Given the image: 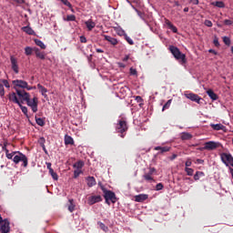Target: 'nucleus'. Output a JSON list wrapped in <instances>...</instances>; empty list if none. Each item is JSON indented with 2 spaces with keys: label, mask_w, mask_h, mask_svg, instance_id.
Here are the masks:
<instances>
[{
  "label": "nucleus",
  "mask_w": 233,
  "mask_h": 233,
  "mask_svg": "<svg viewBox=\"0 0 233 233\" xmlns=\"http://www.w3.org/2000/svg\"><path fill=\"white\" fill-rule=\"evenodd\" d=\"M0 147H2V150L5 152V156L7 159H12L15 165H19L22 161V167L26 168L28 167V157H26V155L21 153L20 151H13L10 153L8 148V142L5 141L4 144H0Z\"/></svg>",
  "instance_id": "nucleus-1"
},
{
  "label": "nucleus",
  "mask_w": 233,
  "mask_h": 233,
  "mask_svg": "<svg viewBox=\"0 0 233 233\" xmlns=\"http://www.w3.org/2000/svg\"><path fill=\"white\" fill-rule=\"evenodd\" d=\"M169 51L171 52L172 56H174L177 61H179L181 65H185L187 63V56L179 50V48L176 47L175 46H169Z\"/></svg>",
  "instance_id": "nucleus-2"
},
{
  "label": "nucleus",
  "mask_w": 233,
  "mask_h": 233,
  "mask_svg": "<svg viewBox=\"0 0 233 233\" xmlns=\"http://www.w3.org/2000/svg\"><path fill=\"white\" fill-rule=\"evenodd\" d=\"M128 130V124L127 123V120L125 118H121L117 121V124L116 126V131L117 134H120V137L124 138L127 135V131Z\"/></svg>",
  "instance_id": "nucleus-3"
},
{
  "label": "nucleus",
  "mask_w": 233,
  "mask_h": 233,
  "mask_svg": "<svg viewBox=\"0 0 233 233\" xmlns=\"http://www.w3.org/2000/svg\"><path fill=\"white\" fill-rule=\"evenodd\" d=\"M102 192L104 193V198L106 199V205H110V201L113 204L117 202V197H116V193L113 191L102 187Z\"/></svg>",
  "instance_id": "nucleus-4"
},
{
  "label": "nucleus",
  "mask_w": 233,
  "mask_h": 233,
  "mask_svg": "<svg viewBox=\"0 0 233 233\" xmlns=\"http://www.w3.org/2000/svg\"><path fill=\"white\" fill-rule=\"evenodd\" d=\"M156 174H157V169H156V167H149L148 172L143 175V178L148 183H154V181H156L154 179Z\"/></svg>",
  "instance_id": "nucleus-5"
},
{
  "label": "nucleus",
  "mask_w": 233,
  "mask_h": 233,
  "mask_svg": "<svg viewBox=\"0 0 233 233\" xmlns=\"http://www.w3.org/2000/svg\"><path fill=\"white\" fill-rule=\"evenodd\" d=\"M220 158L222 163L226 165V167H233V157L230 153H221Z\"/></svg>",
  "instance_id": "nucleus-6"
},
{
  "label": "nucleus",
  "mask_w": 233,
  "mask_h": 233,
  "mask_svg": "<svg viewBox=\"0 0 233 233\" xmlns=\"http://www.w3.org/2000/svg\"><path fill=\"white\" fill-rule=\"evenodd\" d=\"M16 94L18 96V99L19 102L21 103V105H23V103H25L30 99V93L25 91V90H21V89H16Z\"/></svg>",
  "instance_id": "nucleus-7"
},
{
  "label": "nucleus",
  "mask_w": 233,
  "mask_h": 233,
  "mask_svg": "<svg viewBox=\"0 0 233 233\" xmlns=\"http://www.w3.org/2000/svg\"><path fill=\"white\" fill-rule=\"evenodd\" d=\"M27 106H30V108L32 109V111L34 113L37 112V106L39 105V100L36 96H34L33 99H28V101L26 102Z\"/></svg>",
  "instance_id": "nucleus-8"
},
{
  "label": "nucleus",
  "mask_w": 233,
  "mask_h": 233,
  "mask_svg": "<svg viewBox=\"0 0 233 233\" xmlns=\"http://www.w3.org/2000/svg\"><path fill=\"white\" fill-rule=\"evenodd\" d=\"M221 147V143L216 141H208L204 144V148L208 151L216 150Z\"/></svg>",
  "instance_id": "nucleus-9"
},
{
  "label": "nucleus",
  "mask_w": 233,
  "mask_h": 233,
  "mask_svg": "<svg viewBox=\"0 0 233 233\" xmlns=\"http://www.w3.org/2000/svg\"><path fill=\"white\" fill-rule=\"evenodd\" d=\"M0 233H10V220L8 218H5L4 223L1 224Z\"/></svg>",
  "instance_id": "nucleus-10"
},
{
  "label": "nucleus",
  "mask_w": 233,
  "mask_h": 233,
  "mask_svg": "<svg viewBox=\"0 0 233 233\" xmlns=\"http://www.w3.org/2000/svg\"><path fill=\"white\" fill-rule=\"evenodd\" d=\"M12 84L14 85L15 88H28V82L25 80H13Z\"/></svg>",
  "instance_id": "nucleus-11"
},
{
  "label": "nucleus",
  "mask_w": 233,
  "mask_h": 233,
  "mask_svg": "<svg viewBox=\"0 0 233 233\" xmlns=\"http://www.w3.org/2000/svg\"><path fill=\"white\" fill-rule=\"evenodd\" d=\"M100 201H103V198L100 195L91 196L87 198L88 205H96V203H100Z\"/></svg>",
  "instance_id": "nucleus-12"
},
{
  "label": "nucleus",
  "mask_w": 233,
  "mask_h": 233,
  "mask_svg": "<svg viewBox=\"0 0 233 233\" xmlns=\"http://www.w3.org/2000/svg\"><path fill=\"white\" fill-rule=\"evenodd\" d=\"M10 61L12 70L15 72V74H19V66L17 65V58H15L14 56H11Z\"/></svg>",
  "instance_id": "nucleus-13"
},
{
  "label": "nucleus",
  "mask_w": 233,
  "mask_h": 233,
  "mask_svg": "<svg viewBox=\"0 0 233 233\" xmlns=\"http://www.w3.org/2000/svg\"><path fill=\"white\" fill-rule=\"evenodd\" d=\"M186 97L187 99H190V101H194L195 103H198V105H200L201 103V96L194 93L186 94Z\"/></svg>",
  "instance_id": "nucleus-14"
},
{
  "label": "nucleus",
  "mask_w": 233,
  "mask_h": 233,
  "mask_svg": "<svg viewBox=\"0 0 233 233\" xmlns=\"http://www.w3.org/2000/svg\"><path fill=\"white\" fill-rule=\"evenodd\" d=\"M8 99L11 103H15V105H21V102L15 92L9 93Z\"/></svg>",
  "instance_id": "nucleus-15"
},
{
  "label": "nucleus",
  "mask_w": 233,
  "mask_h": 233,
  "mask_svg": "<svg viewBox=\"0 0 233 233\" xmlns=\"http://www.w3.org/2000/svg\"><path fill=\"white\" fill-rule=\"evenodd\" d=\"M34 52L38 59L45 61L46 55L37 47H34Z\"/></svg>",
  "instance_id": "nucleus-16"
},
{
  "label": "nucleus",
  "mask_w": 233,
  "mask_h": 233,
  "mask_svg": "<svg viewBox=\"0 0 233 233\" xmlns=\"http://www.w3.org/2000/svg\"><path fill=\"white\" fill-rule=\"evenodd\" d=\"M104 39L105 41H107V43H110V45H112L113 46H116V45L119 43V41H117L115 37L107 35H104Z\"/></svg>",
  "instance_id": "nucleus-17"
},
{
  "label": "nucleus",
  "mask_w": 233,
  "mask_h": 233,
  "mask_svg": "<svg viewBox=\"0 0 233 233\" xmlns=\"http://www.w3.org/2000/svg\"><path fill=\"white\" fill-rule=\"evenodd\" d=\"M147 199H148V195L147 194H140L135 197L137 203H143V201H147Z\"/></svg>",
  "instance_id": "nucleus-18"
},
{
  "label": "nucleus",
  "mask_w": 233,
  "mask_h": 233,
  "mask_svg": "<svg viewBox=\"0 0 233 233\" xmlns=\"http://www.w3.org/2000/svg\"><path fill=\"white\" fill-rule=\"evenodd\" d=\"M165 23L167 26H168L169 30H171L174 34H177V27L176 25H172V22L170 20L165 18Z\"/></svg>",
  "instance_id": "nucleus-19"
},
{
  "label": "nucleus",
  "mask_w": 233,
  "mask_h": 233,
  "mask_svg": "<svg viewBox=\"0 0 233 233\" xmlns=\"http://www.w3.org/2000/svg\"><path fill=\"white\" fill-rule=\"evenodd\" d=\"M210 127L213 130H227V127H225L223 124H210Z\"/></svg>",
  "instance_id": "nucleus-20"
},
{
  "label": "nucleus",
  "mask_w": 233,
  "mask_h": 233,
  "mask_svg": "<svg viewBox=\"0 0 233 233\" xmlns=\"http://www.w3.org/2000/svg\"><path fill=\"white\" fill-rule=\"evenodd\" d=\"M154 150H159L158 154H165V152H170V147H155Z\"/></svg>",
  "instance_id": "nucleus-21"
},
{
  "label": "nucleus",
  "mask_w": 233,
  "mask_h": 233,
  "mask_svg": "<svg viewBox=\"0 0 233 233\" xmlns=\"http://www.w3.org/2000/svg\"><path fill=\"white\" fill-rule=\"evenodd\" d=\"M86 181H87V187H89L90 188H92V187H96V185H97V182L96 181V177H87Z\"/></svg>",
  "instance_id": "nucleus-22"
},
{
  "label": "nucleus",
  "mask_w": 233,
  "mask_h": 233,
  "mask_svg": "<svg viewBox=\"0 0 233 233\" xmlns=\"http://www.w3.org/2000/svg\"><path fill=\"white\" fill-rule=\"evenodd\" d=\"M207 94H208V97H210V99H212V101H218V96L216 93H214V90L208 89L207 91Z\"/></svg>",
  "instance_id": "nucleus-23"
},
{
  "label": "nucleus",
  "mask_w": 233,
  "mask_h": 233,
  "mask_svg": "<svg viewBox=\"0 0 233 233\" xmlns=\"http://www.w3.org/2000/svg\"><path fill=\"white\" fill-rule=\"evenodd\" d=\"M85 167V162L83 160H78L76 163L73 165V168H76V170H81Z\"/></svg>",
  "instance_id": "nucleus-24"
},
{
  "label": "nucleus",
  "mask_w": 233,
  "mask_h": 233,
  "mask_svg": "<svg viewBox=\"0 0 233 233\" xmlns=\"http://www.w3.org/2000/svg\"><path fill=\"white\" fill-rule=\"evenodd\" d=\"M38 90L41 92L42 96L44 97H47L46 92H48V89H46L45 86H43L41 84L37 85Z\"/></svg>",
  "instance_id": "nucleus-25"
},
{
  "label": "nucleus",
  "mask_w": 233,
  "mask_h": 233,
  "mask_svg": "<svg viewBox=\"0 0 233 233\" xmlns=\"http://www.w3.org/2000/svg\"><path fill=\"white\" fill-rule=\"evenodd\" d=\"M23 32H25V34H28V35H34V34H35V32H34V29H32V27L26 25L22 27Z\"/></svg>",
  "instance_id": "nucleus-26"
},
{
  "label": "nucleus",
  "mask_w": 233,
  "mask_h": 233,
  "mask_svg": "<svg viewBox=\"0 0 233 233\" xmlns=\"http://www.w3.org/2000/svg\"><path fill=\"white\" fill-rule=\"evenodd\" d=\"M65 145L68 146V145H74V138H72V137L66 135L65 136Z\"/></svg>",
  "instance_id": "nucleus-27"
},
{
  "label": "nucleus",
  "mask_w": 233,
  "mask_h": 233,
  "mask_svg": "<svg viewBox=\"0 0 233 233\" xmlns=\"http://www.w3.org/2000/svg\"><path fill=\"white\" fill-rule=\"evenodd\" d=\"M86 26L89 31H92L93 28H96V23L92 20H88L86 22Z\"/></svg>",
  "instance_id": "nucleus-28"
},
{
  "label": "nucleus",
  "mask_w": 233,
  "mask_h": 233,
  "mask_svg": "<svg viewBox=\"0 0 233 233\" xmlns=\"http://www.w3.org/2000/svg\"><path fill=\"white\" fill-rule=\"evenodd\" d=\"M68 201H69V205L67 208L69 212H74V210H76V204H74V199L70 198Z\"/></svg>",
  "instance_id": "nucleus-29"
},
{
  "label": "nucleus",
  "mask_w": 233,
  "mask_h": 233,
  "mask_svg": "<svg viewBox=\"0 0 233 233\" xmlns=\"http://www.w3.org/2000/svg\"><path fill=\"white\" fill-rule=\"evenodd\" d=\"M200 177H205V173L202 171H197L196 174L194 175L195 181H199Z\"/></svg>",
  "instance_id": "nucleus-30"
},
{
  "label": "nucleus",
  "mask_w": 233,
  "mask_h": 233,
  "mask_svg": "<svg viewBox=\"0 0 233 233\" xmlns=\"http://www.w3.org/2000/svg\"><path fill=\"white\" fill-rule=\"evenodd\" d=\"M35 44L36 45V46H40L42 50H46V46L45 45V43H43V41L39 39H35Z\"/></svg>",
  "instance_id": "nucleus-31"
},
{
  "label": "nucleus",
  "mask_w": 233,
  "mask_h": 233,
  "mask_svg": "<svg viewBox=\"0 0 233 233\" xmlns=\"http://www.w3.org/2000/svg\"><path fill=\"white\" fill-rule=\"evenodd\" d=\"M35 123H36V125H38V127H45V119L44 118L35 116Z\"/></svg>",
  "instance_id": "nucleus-32"
},
{
  "label": "nucleus",
  "mask_w": 233,
  "mask_h": 233,
  "mask_svg": "<svg viewBox=\"0 0 233 233\" xmlns=\"http://www.w3.org/2000/svg\"><path fill=\"white\" fill-rule=\"evenodd\" d=\"M192 137V134L190 133H182L181 135V139L183 141H188V139H190Z\"/></svg>",
  "instance_id": "nucleus-33"
},
{
  "label": "nucleus",
  "mask_w": 233,
  "mask_h": 233,
  "mask_svg": "<svg viewBox=\"0 0 233 233\" xmlns=\"http://www.w3.org/2000/svg\"><path fill=\"white\" fill-rule=\"evenodd\" d=\"M212 5L218 8H225V3H223V1L213 2Z\"/></svg>",
  "instance_id": "nucleus-34"
},
{
  "label": "nucleus",
  "mask_w": 233,
  "mask_h": 233,
  "mask_svg": "<svg viewBox=\"0 0 233 233\" xmlns=\"http://www.w3.org/2000/svg\"><path fill=\"white\" fill-rule=\"evenodd\" d=\"M97 225H98L99 228H101V230H103L104 232H108V227H106V225H105V223L99 221V222H97Z\"/></svg>",
  "instance_id": "nucleus-35"
},
{
  "label": "nucleus",
  "mask_w": 233,
  "mask_h": 233,
  "mask_svg": "<svg viewBox=\"0 0 233 233\" xmlns=\"http://www.w3.org/2000/svg\"><path fill=\"white\" fill-rule=\"evenodd\" d=\"M33 52H34V47H30V46L25 47V56H32Z\"/></svg>",
  "instance_id": "nucleus-36"
},
{
  "label": "nucleus",
  "mask_w": 233,
  "mask_h": 233,
  "mask_svg": "<svg viewBox=\"0 0 233 233\" xmlns=\"http://www.w3.org/2000/svg\"><path fill=\"white\" fill-rule=\"evenodd\" d=\"M18 106L21 108L23 114H25V116L28 117V108L25 106H23V104L20 103V105H18Z\"/></svg>",
  "instance_id": "nucleus-37"
},
{
  "label": "nucleus",
  "mask_w": 233,
  "mask_h": 233,
  "mask_svg": "<svg viewBox=\"0 0 233 233\" xmlns=\"http://www.w3.org/2000/svg\"><path fill=\"white\" fill-rule=\"evenodd\" d=\"M49 174L55 181H57V179H59V177L57 176V173H56L54 171V169H50Z\"/></svg>",
  "instance_id": "nucleus-38"
},
{
  "label": "nucleus",
  "mask_w": 233,
  "mask_h": 233,
  "mask_svg": "<svg viewBox=\"0 0 233 233\" xmlns=\"http://www.w3.org/2000/svg\"><path fill=\"white\" fill-rule=\"evenodd\" d=\"M170 105H172V99L167 100V102L163 106L162 112L170 108Z\"/></svg>",
  "instance_id": "nucleus-39"
},
{
  "label": "nucleus",
  "mask_w": 233,
  "mask_h": 233,
  "mask_svg": "<svg viewBox=\"0 0 233 233\" xmlns=\"http://www.w3.org/2000/svg\"><path fill=\"white\" fill-rule=\"evenodd\" d=\"M185 172L187 173V176H194V169L190 167H185Z\"/></svg>",
  "instance_id": "nucleus-40"
},
{
  "label": "nucleus",
  "mask_w": 233,
  "mask_h": 233,
  "mask_svg": "<svg viewBox=\"0 0 233 233\" xmlns=\"http://www.w3.org/2000/svg\"><path fill=\"white\" fill-rule=\"evenodd\" d=\"M0 83H2L3 86H5V88H10V84L8 83V80L2 79L0 80Z\"/></svg>",
  "instance_id": "nucleus-41"
},
{
  "label": "nucleus",
  "mask_w": 233,
  "mask_h": 233,
  "mask_svg": "<svg viewBox=\"0 0 233 233\" xmlns=\"http://www.w3.org/2000/svg\"><path fill=\"white\" fill-rule=\"evenodd\" d=\"M81 174H83V171L81 169H76L74 171V178L77 179L78 176H81Z\"/></svg>",
  "instance_id": "nucleus-42"
},
{
  "label": "nucleus",
  "mask_w": 233,
  "mask_h": 233,
  "mask_svg": "<svg viewBox=\"0 0 233 233\" xmlns=\"http://www.w3.org/2000/svg\"><path fill=\"white\" fill-rule=\"evenodd\" d=\"M115 32H116L118 35H123V34H125V31L120 27H115Z\"/></svg>",
  "instance_id": "nucleus-43"
},
{
  "label": "nucleus",
  "mask_w": 233,
  "mask_h": 233,
  "mask_svg": "<svg viewBox=\"0 0 233 233\" xmlns=\"http://www.w3.org/2000/svg\"><path fill=\"white\" fill-rule=\"evenodd\" d=\"M223 43H225L227 46H230V38L228 36H224Z\"/></svg>",
  "instance_id": "nucleus-44"
},
{
  "label": "nucleus",
  "mask_w": 233,
  "mask_h": 233,
  "mask_svg": "<svg viewBox=\"0 0 233 233\" xmlns=\"http://www.w3.org/2000/svg\"><path fill=\"white\" fill-rule=\"evenodd\" d=\"M0 96L1 97L5 96V86H3V83L0 82Z\"/></svg>",
  "instance_id": "nucleus-45"
},
{
  "label": "nucleus",
  "mask_w": 233,
  "mask_h": 233,
  "mask_svg": "<svg viewBox=\"0 0 233 233\" xmlns=\"http://www.w3.org/2000/svg\"><path fill=\"white\" fill-rule=\"evenodd\" d=\"M186 168H188V167H192V160L190 158H187V160L185 163Z\"/></svg>",
  "instance_id": "nucleus-46"
},
{
  "label": "nucleus",
  "mask_w": 233,
  "mask_h": 233,
  "mask_svg": "<svg viewBox=\"0 0 233 233\" xmlns=\"http://www.w3.org/2000/svg\"><path fill=\"white\" fill-rule=\"evenodd\" d=\"M66 21H76V15H67Z\"/></svg>",
  "instance_id": "nucleus-47"
},
{
  "label": "nucleus",
  "mask_w": 233,
  "mask_h": 233,
  "mask_svg": "<svg viewBox=\"0 0 233 233\" xmlns=\"http://www.w3.org/2000/svg\"><path fill=\"white\" fill-rule=\"evenodd\" d=\"M204 25L208 26V28H212V21L210 20H205Z\"/></svg>",
  "instance_id": "nucleus-48"
},
{
  "label": "nucleus",
  "mask_w": 233,
  "mask_h": 233,
  "mask_svg": "<svg viewBox=\"0 0 233 233\" xmlns=\"http://www.w3.org/2000/svg\"><path fill=\"white\" fill-rule=\"evenodd\" d=\"M224 25H226L227 26H230V25H233V21L226 19L224 20Z\"/></svg>",
  "instance_id": "nucleus-49"
},
{
  "label": "nucleus",
  "mask_w": 233,
  "mask_h": 233,
  "mask_svg": "<svg viewBox=\"0 0 233 233\" xmlns=\"http://www.w3.org/2000/svg\"><path fill=\"white\" fill-rule=\"evenodd\" d=\"M213 44L215 45V46L219 47V39H218V37H215L213 40Z\"/></svg>",
  "instance_id": "nucleus-50"
},
{
  "label": "nucleus",
  "mask_w": 233,
  "mask_h": 233,
  "mask_svg": "<svg viewBox=\"0 0 233 233\" xmlns=\"http://www.w3.org/2000/svg\"><path fill=\"white\" fill-rule=\"evenodd\" d=\"M126 41L128 43V45H134V40H132V38L129 36H126Z\"/></svg>",
  "instance_id": "nucleus-51"
},
{
  "label": "nucleus",
  "mask_w": 233,
  "mask_h": 233,
  "mask_svg": "<svg viewBox=\"0 0 233 233\" xmlns=\"http://www.w3.org/2000/svg\"><path fill=\"white\" fill-rule=\"evenodd\" d=\"M156 190H163V184L162 183L157 184Z\"/></svg>",
  "instance_id": "nucleus-52"
},
{
  "label": "nucleus",
  "mask_w": 233,
  "mask_h": 233,
  "mask_svg": "<svg viewBox=\"0 0 233 233\" xmlns=\"http://www.w3.org/2000/svg\"><path fill=\"white\" fill-rule=\"evenodd\" d=\"M45 142H46L45 137H40L39 144L41 147H45Z\"/></svg>",
  "instance_id": "nucleus-53"
},
{
  "label": "nucleus",
  "mask_w": 233,
  "mask_h": 233,
  "mask_svg": "<svg viewBox=\"0 0 233 233\" xmlns=\"http://www.w3.org/2000/svg\"><path fill=\"white\" fill-rule=\"evenodd\" d=\"M135 99H136L137 103H143V97H141L139 96H136Z\"/></svg>",
  "instance_id": "nucleus-54"
},
{
  "label": "nucleus",
  "mask_w": 233,
  "mask_h": 233,
  "mask_svg": "<svg viewBox=\"0 0 233 233\" xmlns=\"http://www.w3.org/2000/svg\"><path fill=\"white\" fill-rule=\"evenodd\" d=\"M130 74L131 76H137V71L134 68H130Z\"/></svg>",
  "instance_id": "nucleus-55"
},
{
  "label": "nucleus",
  "mask_w": 233,
  "mask_h": 233,
  "mask_svg": "<svg viewBox=\"0 0 233 233\" xmlns=\"http://www.w3.org/2000/svg\"><path fill=\"white\" fill-rule=\"evenodd\" d=\"M80 43H86V37L85 35L80 36Z\"/></svg>",
  "instance_id": "nucleus-56"
},
{
  "label": "nucleus",
  "mask_w": 233,
  "mask_h": 233,
  "mask_svg": "<svg viewBox=\"0 0 233 233\" xmlns=\"http://www.w3.org/2000/svg\"><path fill=\"white\" fill-rule=\"evenodd\" d=\"M46 167H47V168L49 169V171H50V170H54V169L52 168V163L47 162V163H46Z\"/></svg>",
  "instance_id": "nucleus-57"
},
{
  "label": "nucleus",
  "mask_w": 233,
  "mask_h": 233,
  "mask_svg": "<svg viewBox=\"0 0 233 233\" xmlns=\"http://www.w3.org/2000/svg\"><path fill=\"white\" fill-rule=\"evenodd\" d=\"M208 52L209 54H214V56H218V53L214 49H209Z\"/></svg>",
  "instance_id": "nucleus-58"
},
{
  "label": "nucleus",
  "mask_w": 233,
  "mask_h": 233,
  "mask_svg": "<svg viewBox=\"0 0 233 233\" xmlns=\"http://www.w3.org/2000/svg\"><path fill=\"white\" fill-rule=\"evenodd\" d=\"M176 157H177V154H173V155L169 157V159H170L171 161H174V159H176Z\"/></svg>",
  "instance_id": "nucleus-59"
},
{
  "label": "nucleus",
  "mask_w": 233,
  "mask_h": 233,
  "mask_svg": "<svg viewBox=\"0 0 233 233\" xmlns=\"http://www.w3.org/2000/svg\"><path fill=\"white\" fill-rule=\"evenodd\" d=\"M15 3H18V5H23L25 3V0H13Z\"/></svg>",
  "instance_id": "nucleus-60"
},
{
  "label": "nucleus",
  "mask_w": 233,
  "mask_h": 233,
  "mask_svg": "<svg viewBox=\"0 0 233 233\" xmlns=\"http://www.w3.org/2000/svg\"><path fill=\"white\" fill-rule=\"evenodd\" d=\"M128 59H130V56L127 55L122 61L127 62Z\"/></svg>",
  "instance_id": "nucleus-61"
},
{
  "label": "nucleus",
  "mask_w": 233,
  "mask_h": 233,
  "mask_svg": "<svg viewBox=\"0 0 233 233\" xmlns=\"http://www.w3.org/2000/svg\"><path fill=\"white\" fill-rule=\"evenodd\" d=\"M197 163H198L199 165H203V163H205V160L203 159H197Z\"/></svg>",
  "instance_id": "nucleus-62"
},
{
  "label": "nucleus",
  "mask_w": 233,
  "mask_h": 233,
  "mask_svg": "<svg viewBox=\"0 0 233 233\" xmlns=\"http://www.w3.org/2000/svg\"><path fill=\"white\" fill-rule=\"evenodd\" d=\"M193 5H199V0H191Z\"/></svg>",
  "instance_id": "nucleus-63"
},
{
  "label": "nucleus",
  "mask_w": 233,
  "mask_h": 233,
  "mask_svg": "<svg viewBox=\"0 0 233 233\" xmlns=\"http://www.w3.org/2000/svg\"><path fill=\"white\" fill-rule=\"evenodd\" d=\"M96 51L97 52V54H103L105 51H103V49H99L96 48Z\"/></svg>",
  "instance_id": "nucleus-64"
}]
</instances>
